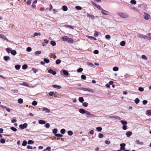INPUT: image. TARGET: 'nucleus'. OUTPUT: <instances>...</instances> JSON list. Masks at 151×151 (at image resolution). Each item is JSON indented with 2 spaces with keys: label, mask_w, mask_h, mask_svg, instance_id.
<instances>
[{
  "label": "nucleus",
  "mask_w": 151,
  "mask_h": 151,
  "mask_svg": "<svg viewBox=\"0 0 151 151\" xmlns=\"http://www.w3.org/2000/svg\"><path fill=\"white\" fill-rule=\"evenodd\" d=\"M48 72L49 73L52 74L54 75H55L56 74V72L52 69L49 70L48 71Z\"/></svg>",
  "instance_id": "9b49d317"
},
{
  "label": "nucleus",
  "mask_w": 151,
  "mask_h": 151,
  "mask_svg": "<svg viewBox=\"0 0 151 151\" xmlns=\"http://www.w3.org/2000/svg\"><path fill=\"white\" fill-rule=\"evenodd\" d=\"M62 72H63V74H64L65 75L68 76L69 75V74L68 72L65 70H61L60 71V73Z\"/></svg>",
  "instance_id": "1a4fd4ad"
},
{
  "label": "nucleus",
  "mask_w": 151,
  "mask_h": 151,
  "mask_svg": "<svg viewBox=\"0 0 151 151\" xmlns=\"http://www.w3.org/2000/svg\"><path fill=\"white\" fill-rule=\"evenodd\" d=\"M42 110L47 113H49L50 112V111L49 109L45 107L43 108Z\"/></svg>",
  "instance_id": "4468645a"
},
{
  "label": "nucleus",
  "mask_w": 151,
  "mask_h": 151,
  "mask_svg": "<svg viewBox=\"0 0 151 151\" xmlns=\"http://www.w3.org/2000/svg\"><path fill=\"white\" fill-rule=\"evenodd\" d=\"M83 106L86 107L88 106V103L86 102H84L82 104Z\"/></svg>",
  "instance_id": "58836bf2"
},
{
  "label": "nucleus",
  "mask_w": 151,
  "mask_h": 151,
  "mask_svg": "<svg viewBox=\"0 0 151 151\" xmlns=\"http://www.w3.org/2000/svg\"><path fill=\"white\" fill-rule=\"evenodd\" d=\"M79 101L80 102L82 103L84 101V100L82 97H80L79 98Z\"/></svg>",
  "instance_id": "c85d7f7f"
},
{
  "label": "nucleus",
  "mask_w": 151,
  "mask_h": 151,
  "mask_svg": "<svg viewBox=\"0 0 151 151\" xmlns=\"http://www.w3.org/2000/svg\"><path fill=\"white\" fill-rule=\"evenodd\" d=\"M125 43L124 41H122L120 43V45L122 46H124L125 45Z\"/></svg>",
  "instance_id": "c756f323"
},
{
  "label": "nucleus",
  "mask_w": 151,
  "mask_h": 151,
  "mask_svg": "<svg viewBox=\"0 0 151 151\" xmlns=\"http://www.w3.org/2000/svg\"><path fill=\"white\" fill-rule=\"evenodd\" d=\"M130 3L133 4H135L136 3V1L134 0H131Z\"/></svg>",
  "instance_id": "4c0bfd02"
},
{
  "label": "nucleus",
  "mask_w": 151,
  "mask_h": 151,
  "mask_svg": "<svg viewBox=\"0 0 151 151\" xmlns=\"http://www.w3.org/2000/svg\"><path fill=\"white\" fill-rule=\"evenodd\" d=\"M27 142L26 140L23 141V143L22 144V145L23 146H25L27 145Z\"/></svg>",
  "instance_id": "79ce46f5"
},
{
  "label": "nucleus",
  "mask_w": 151,
  "mask_h": 151,
  "mask_svg": "<svg viewBox=\"0 0 151 151\" xmlns=\"http://www.w3.org/2000/svg\"><path fill=\"white\" fill-rule=\"evenodd\" d=\"M41 34L40 33L35 32L33 35L32 36L33 37H35L37 36H41Z\"/></svg>",
  "instance_id": "6ab92c4d"
},
{
  "label": "nucleus",
  "mask_w": 151,
  "mask_h": 151,
  "mask_svg": "<svg viewBox=\"0 0 151 151\" xmlns=\"http://www.w3.org/2000/svg\"><path fill=\"white\" fill-rule=\"evenodd\" d=\"M136 142L137 144L142 145L144 144V143L142 142H140L139 140H137L136 141Z\"/></svg>",
  "instance_id": "4be33fe9"
},
{
  "label": "nucleus",
  "mask_w": 151,
  "mask_h": 151,
  "mask_svg": "<svg viewBox=\"0 0 151 151\" xmlns=\"http://www.w3.org/2000/svg\"><path fill=\"white\" fill-rule=\"evenodd\" d=\"M131 9H133L134 11L136 12H139V10L138 9L135 7H133Z\"/></svg>",
  "instance_id": "e433bc0d"
},
{
  "label": "nucleus",
  "mask_w": 151,
  "mask_h": 151,
  "mask_svg": "<svg viewBox=\"0 0 151 151\" xmlns=\"http://www.w3.org/2000/svg\"><path fill=\"white\" fill-rule=\"evenodd\" d=\"M70 40L68 39V40L67 41L68 42L70 43H72L73 42V40L72 39L70 38Z\"/></svg>",
  "instance_id": "a19ab883"
},
{
  "label": "nucleus",
  "mask_w": 151,
  "mask_h": 151,
  "mask_svg": "<svg viewBox=\"0 0 151 151\" xmlns=\"http://www.w3.org/2000/svg\"><path fill=\"white\" fill-rule=\"evenodd\" d=\"M83 70V69L81 68H80L78 69L77 71L78 72H82Z\"/></svg>",
  "instance_id": "680f3d73"
},
{
  "label": "nucleus",
  "mask_w": 151,
  "mask_h": 151,
  "mask_svg": "<svg viewBox=\"0 0 151 151\" xmlns=\"http://www.w3.org/2000/svg\"><path fill=\"white\" fill-rule=\"evenodd\" d=\"M41 53V52L40 51H37L35 52V54H36V55L37 56L40 54Z\"/></svg>",
  "instance_id": "a18cd8bd"
},
{
  "label": "nucleus",
  "mask_w": 151,
  "mask_h": 151,
  "mask_svg": "<svg viewBox=\"0 0 151 151\" xmlns=\"http://www.w3.org/2000/svg\"><path fill=\"white\" fill-rule=\"evenodd\" d=\"M147 114L151 115V110H148L147 111Z\"/></svg>",
  "instance_id": "2f4dec72"
},
{
  "label": "nucleus",
  "mask_w": 151,
  "mask_h": 151,
  "mask_svg": "<svg viewBox=\"0 0 151 151\" xmlns=\"http://www.w3.org/2000/svg\"><path fill=\"white\" fill-rule=\"evenodd\" d=\"M98 32L96 31H94V35L95 37H97L98 36Z\"/></svg>",
  "instance_id": "ea45409f"
},
{
  "label": "nucleus",
  "mask_w": 151,
  "mask_h": 151,
  "mask_svg": "<svg viewBox=\"0 0 151 151\" xmlns=\"http://www.w3.org/2000/svg\"><path fill=\"white\" fill-rule=\"evenodd\" d=\"M62 9L63 11H66L68 10V8L66 6L64 5L62 6Z\"/></svg>",
  "instance_id": "aec40b11"
},
{
  "label": "nucleus",
  "mask_w": 151,
  "mask_h": 151,
  "mask_svg": "<svg viewBox=\"0 0 151 151\" xmlns=\"http://www.w3.org/2000/svg\"><path fill=\"white\" fill-rule=\"evenodd\" d=\"M18 102L19 103L21 104L23 102V100L22 99L20 98L18 99Z\"/></svg>",
  "instance_id": "bb28decb"
},
{
  "label": "nucleus",
  "mask_w": 151,
  "mask_h": 151,
  "mask_svg": "<svg viewBox=\"0 0 151 151\" xmlns=\"http://www.w3.org/2000/svg\"><path fill=\"white\" fill-rule=\"evenodd\" d=\"M1 38L3 39L4 40H6L7 41H9V40L7 39V38L5 36H4V35H2V36H1Z\"/></svg>",
  "instance_id": "412c9836"
},
{
  "label": "nucleus",
  "mask_w": 151,
  "mask_h": 151,
  "mask_svg": "<svg viewBox=\"0 0 151 151\" xmlns=\"http://www.w3.org/2000/svg\"><path fill=\"white\" fill-rule=\"evenodd\" d=\"M11 129L14 132H16L17 131V129L14 127H11Z\"/></svg>",
  "instance_id": "e2e57ef3"
},
{
  "label": "nucleus",
  "mask_w": 151,
  "mask_h": 151,
  "mask_svg": "<svg viewBox=\"0 0 151 151\" xmlns=\"http://www.w3.org/2000/svg\"><path fill=\"white\" fill-rule=\"evenodd\" d=\"M65 27H68L69 28H71L72 29H73V26H71V25H65Z\"/></svg>",
  "instance_id": "72a5a7b5"
},
{
  "label": "nucleus",
  "mask_w": 151,
  "mask_h": 151,
  "mask_svg": "<svg viewBox=\"0 0 151 151\" xmlns=\"http://www.w3.org/2000/svg\"><path fill=\"white\" fill-rule=\"evenodd\" d=\"M44 41L45 42H43L42 44V45L43 46H45L46 44H47L49 42V41L48 40H45Z\"/></svg>",
  "instance_id": "b1692460"
},
{
  "label": "nucleus",
  "mask_w": 151,
  "mask_h": 151,
  "mask_svg": "<svg viewBox=\"0 0 151 151\" xmlns=\"http://www.w3.org/2000/svg\"><path fill=\"white\" fill-rule=\"evenodd\" d=\"M27 125H28L27 123H25L23 124H20L19 125V127L21 129H24L25 128L27 127Z\"/></svg>",
  "instance_id": "423d86ee"
},
{
  "label": "nucleus",
  "mask_w": 151,
  "mask_h": 151,
  "mask_svg": "<svg viewBox=\"0 0 151 151\" xmlns=\"http://www.w3.org/2000/svg\"><path fill=\"white\" fill-rule=\"evenodd\" d=\"M11 53L13 55H15L16 53V52L15 50H12Z\"/></svg>",
  "instance_id": "7c9ffc66"
},
{
  "label": "nucleus",
  "mask_w": 151,
  "mask_h": 151,
  "mask_svg": "<svg viewBox=\"0 0 151 151\" xmlns=\"http://www.w3.org/2000/svg\"><path fill=\"white\" fill-rule=\"evenodd\" d=\"M96 129L98 131L100 132L102 130V128L100 127H97L96 128Z\"/></svg>",
  "instance_id": "c03bdc74"
},
{
  "label": "nucleus",
  "mask_w": 151,
  "mask_h": 151,
  "mask_svg": "<svg viewBox=\"0 0 151 151\" xmlns=\"http://www.w3.org/2000/svg\"><path fill=\"white\" fill-rule=\"evenodd\" d=\"M121 122L122 124L124 125H126L127 124V122L125 121L121 120Z\"/></svg>",
  "instance_id": "393cba45"
},
{
  "label": "nucleus",
  "mask_w": 151,
  "mask_h": 151,
  "mask_svg": "<svg viewBox=\"0 0 151 151\" xmlns=\"http://www.w3.org/2000/svg\"><path fill=\"white\" fill-rule=\"evenodd\" d=\"M126 146V145L125 143H122L120 145L121 147L120 149L121 150H124L125 149V147Z\"/></svg>",
  "instance_id": "0eeeda50"
},
{
  "label": "nucleus",
  "mask_w": 151,
  "mask_h": 151,
  "mask_svg": "<svg viewBox=\"0 0 151 151\" xmlns=\"http://www.w3.org/2000/svg\"><path fill=\"white\" fill-rule=\"evenodd\" d=\"M86 115H87L86 117L87 118H91L92 117H95L96 116H95L91 114L90 112L88 111H86Z\"/></svg>",
  "instance_id": "39448f33"
},
{
  "label": "nucleus",
  "mask_w": 151,
  "mask_h": 151,
  "mask_svg": "<svg viewBox=\"0 0 151 151\" xmlns=\"http://www.w3.org/2000/svg\"><path fill=\"white\" fill-rule=\"evenodd\" d=\"M116 13L117 15L122 18H128L129 17V14L126 13H124L122 12H116Z\"/></svg>",
  "instance_id": "f257e3e1"
},
{
  "label": "nucleus",
  "mask_w": 151,
  "mask_h": 151,
  "mask_svg": "<svg viewBox=\"0 0 151 151\" xmlns=\"http://www.w3.org/2000/svg\"><path fill=\"white\" fill-rule=\"evenodd\" d=\"M132 134V132L130 131L127 132L126 133V135L128 137H129Z\"/></svg>",
  "instance_id": "a211bd4d"
},
{
  "label": "nucleus",
  "mask_w": 151,
  "mask_h": 151,
  "mask_svg": "<svg viewBox=\"0 0 151 151\" xmlns=\"http://www.w3.org/2000/svg\"><path fill=\"white\" fill-rule=\"evenodd\" d=\"M143 17L145 20H148L150 18V16L148 13L144 12L143 15Z\"/></svg>",
  "instance_id": "20e7f679"
},
{
  "label": "nucleus",
  "mask_w": 151,
  "mask_h": 151,
  "mask_svg": "<svg viewBox=\"0 0 151 151\" xmlns=\"http://www.w3.org/2000/svg\"><path fill=\"white\" fill-rule=\"evenodd\" d=\"M50 44L51 45L53 46H55L56 45V42L54 41H50Z\"/></svg>",
  "instance_id": "5701e85b"
},
{
  "label": "nucleus",
  "mask_w": 151,
  "mask_h": 151,
  "mask_svg": "<svg viewBox=\"0 0 151 151\" xmlns=\"http://www.w3.org/2000/svg\"><path fill=\"white\" fill-rule=\"evenodd\" d=\"M52 86L53 88H57V89H60L61 88V86L56 85H53Z\"/></svg>",
  "instance_id": "dca6fc26"
},
{
  "label": "nucleus",
  "mask_w": 151,
  "mask_h": 151,
  "mask_svg": "<svg viewBox=\"0 0 151 151\" xmlns=\"http://www.w3.org/2000/svg\"><path fill=\"white\" fill-rule=\"evenodd\" d=\"M68 135L70 136H71L73 134V132L71 131H69L68 132Z\"/></svg>",
  "instance_id": "c9c22d12"
},
{
  "label": "nucleus",
  "mask_w": 151,
  "mask_h": 151,
  "mask_svg": "<svg viewBox=\"0 0 151 151\" xmlns=\"http://www.w3.org/2000/svg\"><path fill=\"white\" fill-rule=\"evenodd\" d=\"M87 65L90 66L91 67L94 66V65L93 63H91L90 62H87Z\"/></svg>",
  "instance_id": "a878e982"
},
{
  "label": "nucleus",
  "mask_w": 151,
  "mask_h": 151,
  "mask_svg": "<svg viewBox=\"0 0 151 151\" xmlns=\"http://www.w3.org/2000/svg\"><path fill=\"white\" fill-rule=\"evenodd\" d=\"M61 62V60L59 59H58L56 61V63L58 64H60Z\"/></svg>",
  "instance_id": "13d9d810"
},
{
  "label": "nucleus",
  "mask_w": 151,
  "mask_h": 151,
  "mask_svg": "<svg viewBox=\"0 0 151 151\" xmlns=\"http://www.w3.org/2000/svg\"><path fill=\"white\" fill-rule=\"evenodd\" d=\"M137 37L141 39H143L144 40H151V37H148L144 35L139 34L137 35Z\"/></svg>",
  "instance_id": "f03ea898"
},
{
  "label": "nucleus",
  "mask_w": 151,
  "mask_h": 151,
  "mask_svg": "<svg viewBox=\"0 0 151 151\" xmlns=\"http://www.w3.org/2000/svg\"><path fill=\"white\" fill-rule=\"evenodd\" d=\"M5 142V140L4 139H1L0 140V142L2 143H4Z\"/></svg>",
  "instance_id": "4d7b16f0"
},
{
  "label": "nucleus",
  "mask_w": 151,
  "mask_h": 151,
  "mask_svg": "<svg viewBox=\"0 0 151 151\" xmlns=\"http://www.w3.org/2000/svg\"><path fill=\"white\" fill-rule=\"evenodd\" d=\"M87 36V37L88 38H91V39H93L95 40H96V38H95L94 37H93L90 36Z\"/></svg>",
  "instance_id": "6e6d98bb"
},
{
  "label": "nucleus",
  "mask_w": 151,
  "mask_h": 151,
  "mask_svg": "<svg viewBox=\"0 0 151 151\" xmlns=\"http://www.w3.org/2000/svg\"><path fill=\"white\" fill-rule=\"evenodd\" d=\"M75 8L77 10H81L82 9V7L79 6H76Z\"/></svg>",
  "instance_id": "3c124183"
},
{
  "label": "nucleus",
  "mask_w": 151,
  "mask_h": 151,
  "mask_svg": "<svg viewBox=\"0 0 151 151\" xmlns=\"http://www.w3.org/2000/svg\"><path fill=\"white\" fill-rule=\"evenodd\" d=\"M38 122L39 124H44L46 123V122L45 121L42 120H39Z\"/></svg>",
  "instance_id": "2eb2a0df"
},
{
  "label": "nucleus",
  "mask_w": 151,
  "mask_h": 151,
  "mask_svg": "<svg viewBox=\"0 0 151 151\" xmlns=\"http://www.w3.org/2000/svg\"><path fill=\"white\" fill-rule=\"evenodd\" d=\"M50 127V124L48 123H46L45 125V127L47 128H49Z\"/></svg>",
  "instance_id": "774afa93"
},
{
  "label": "nucleus",
  "mask_w": 151,
  "mask_h": 151,
  "mask_svg": "<svg viewBox=\"0 0 151 151\" xmlns=\"http://www.w3.org/2000/svg\"><path fill=\"white\" fill-rule=\"evenodd\" d=\"M4 58L6 61H7L8 60L10 59L9 57H4Z\"/></svg>",
  "instance_id": "338daca9"
},
{
  "label": "nucleus",
  "mask_w": 151,
  "mask_h": 151,
  "mask_svg": "<svg viewBox=\"0 0 151 151\" xmlns=\"http://www.w3.org/2000/svg\"><path fill=\"white\" fill-rule=\"evenodd\" d=\"M26 50L27 52H29L32 50V48L30 47H28L27 48Z\"/></svg>",
  "instance_id": "37998d69"
},
{
  "label": "nucleus",
  "mask_w": 151,
  "mask_h": 151,
  "mask_svg": "<svg viewBox=\"0 0 151 151\" xmlns=\"http://www.w3.org/2000/svg\"><path fill=\"white\" fill-rule=\"evenodd\" d=\"M65 129H62L60 130L61 133L62 134H64L65 133Z\"/></svg>",
  "instance_id": "49530a36"
},
{
  "label": "nucleus",
  "mask_w": 151,
  "mask_h": 151,
  "mask_svg": "<svg viewBox=\"0 0 151 151\" xmlns=\"http://www.w3.org/2000/svg\"><path fill=\"white\" fill-rule=\"evenodd\" d=\"M37 103L36 101H34L32 103V105L34 106H36L37 105Z\"/></svg>",
  "instance_id": "864d4df0"
},
{
  "label": "nucleus",
  "mask_w": 151,
  "mask_h": 151,
  "mask_svg": "<svg viewBox=\"0 0 151 151\" xmlns=\"http://www.w3.org/2000/svg\"><path fill=\"white\" fill-rule=\"evenodd\" d=\"M32 0H27V4L28 5H30L31 4V1Z\"/></svg>",
  "instance_id": "603ef678"
},
{
  "label": "nucleus",
  "mask_w": 151,
  "mask_h": 151,
  "mask_svg": "<svg viewBox=\"0 0 151 151\" xmlns=\"http://www.w3.org/2000/svg\"><path fill=\"white\" fill-rule=\"evenodd\" d=\"M139 100L138 98H136L135 100V102L136 104H137L139 102Z\"/></svg>",
  "instance_id": "8fccbe9b"
},
{
  "label": "nucleus",
  "mask_w": 151,
  "mask_h": 151,
  "mask_svg": "<svg viewBox=\"0 0 151 151\" xmlns=\"http://www.w3.org/2000/svg\"><path fill=\"white\" fill-rule=\"evenodd\" d=\"M96 7L99 10H101V11H104L106 12H108L106 10H104L99 5H97L96 6Z\"/></svg>",
  "instance_id": "9d476101"
},
{
  "label": "nucleus",
  "mask_w": 151,
  "mask_h": 151,
  "mask_svg": "<svg viewBox=\"0 0 151 151\" xmlns=\"http://www.w3.org/2000/svg\"><path fill=\"white\" fill-rule=\"evenodd\" d=\"M21 85H23L26 86H29V85L26 82H23V83H20L19 84Z\"/></svg>",
  "instance_id": "f3484780"
},
{
  "label": "nucleus",
  "mask_w": 151,
  "mask_h": 151,
  "mask_svg": "<svg viewBox=\"0 0 151 151\" xmlns=\"http://www.w3.org/2000/svg\"><path fill=\"white\" fill-rule=\"evenodd\" d=\"M81 78L85 80V79H86V77L85 75H82L81 76Z\"/></svg>",
  "instance_id": "69168bd1"
},
{
  "label": "nucleus",
  "mask_w": 151,
  "mask_h": 151,
  "mask_svg": "<svg viewBox=\"0 0 151 151\" xmlns=\"http://www.w3.org/2000/svg\"><path fill=\"white\" fill-rule=\"evenodd\" d=\"M87 16L88 17H90L92 19H95L93 15H91L88 13H87Z\"/></svg>",
  "instance_id": "ddd939ff"
},
{
  "label": "nucleus",
  "mask_w": 151,
  "mask_h": 151,
  "mask_svg": "<svg viewBox=\"0 0 151 151\" xmlns=\"http://www.w3.org/2000/svg\"><path fill=\"white\" fill-rule=\"evenodd\" d=\"M27 67L28 66L27 65L24 64L22 66V68L23 69H26L27 68Z\"/></svg>",
  "instance_id": "f704fd0d"
},
{
  "label": "nucleus",
  "mask_w": 151,
  "mask_h": 151,
  "mask_svg": "<svg viewBox=\"0 0 151 151\" xmlns=\"http://www.w3.org/2000/svg\"><path fill=\"white\" fill-rule=\"evenodd\" d=\"M55 135L56 137H62L63 136V135L61 134H55Z\"/></svg>",
  "instance_id": "5fc2aeb1"
},
{
  "label": "nucleus",
  "mask_w": 151,
  "mask_h": 151,
  "mask_svg": "<svg viewBox=\"0 0 151 151\" xmlns=\"http://www.w3.org/2000/svg\"><path fill=\"white\" fill-rule=\"evenodd\" d=\"M32 70L35 73H36V72L38 71L37 69L34 68H32Z\"/></svg>",
  "instance_id": "0e129e2a"
},
{
  "label": "nucleus",
  "mask_w": 151,
  "mask_h": 151,
  "mask_svg": "<svg viewBox=\"0 0 151 151\" xmlns=\"http://www.w3.org/2000/svg\"><path fill=\"white\" fill-rule=\"evenodd\" d=\"M34 143V142L32 140H29L28 141V144H32Z\"/></svg>",
  "instance_id": "09e8293b"
},
{
  "label": "nucleus",
  "mask_w": 151,
  "mask_h": 151,
  "mask_svg": "<svg viewBox=\"0 0 151 151\" xmlns=\"http://www.w3.org/2000/svg\"><path fill=\"white\" fill-rule=\"evenodd\" d=\"M57 129H54L53 130V133L55 134H57L56 133L57 132Z\"/></svg>",
  "instance_id": "de8ad7c7"
},
{
  "label": "nucleus",
  "mask_w": 151,
  "mask_h": 151,
  "mask_svg": "<svg viewBox=\"0 0 151 151\" xmlns=\"http://www.w3.org/2000/svg\"><path fill=\"white\" fill-rule=\"evenodd\" d=\"M6 50L7 52L9 53L11 52L12 51L9 48H7L6 49Z\"/></svg>",
  "instance_id": "bf43d9fd"
},
{
  "label": "nucleus",
  "mask_w": 151,
  "mask_h": 151,
  "mask_svg": "<svg viewBox=\"0 0 151 151\" xmlns=\"http://www.w3.org/2000/svg\"><path fill=\"white\" fill-rule=\"evenodd\" d=\"M20 67L21 66L19 65H16L15 66V68L17 70H19L20 68Z\"/></svg>",
  "instance_id": "cd10ccee"
},
{
  "label": "nucleus",
  "mask_w": 151,
  "mask_h": 151,
  "mask_svg": "<svg viewBox=\"0 0 151 151\" xmlns=\"http://www.w3.org/2000/svg\"><path fill=\"white\" fill-rule=\"evenodd\" d=\"M44 60L45 62L47 63H48L49 62V60L46 58H45Z\"/></svg>",
  "instance_id": "052dcab7"
},
{
  "label": "nucleus",
  "mask_w": 151,
  "mask_h": 151,
  "mask_svg": "<svg viewBox=\"0 0 151 151\" xmlns=\"http://www.w3.org/2000/svg\"><path fill=\"white\" fill-rule=\"evenodd\" d=\"M79 89L85 91H88L92 93H93L94 92V91L93 89L89 88H79Z\"/></svg>",
  "instance_id": "7ed1b4c3"
},
{
  "label": "nucleus",
  "mask_w": 151,
  "mask_h": 151,
  "mask_svg": "<svg viewBox=\"0 0 151 151\" xmlns=\"http://www.w3.org/2000/svg\"><path fill=\"white\" fill-rule=\"evenodd\" d=\"M118 70V68L117 67H114L113 68V70L114 71H117Z\"/></svg>",
  "instance_id": "473e14b6"
},
{
  "label": "nucleus",
  "mask_w": 151,
  "mask_h": 151,
  "mask_svg": "<svg viewBox=\"0 0 151 151\" xmlns=\"http://www.w3.org/2000/svg\"><path fill=\"white\" fill-rule=\"evenodd\" d=\"M110 118L111 119H119V120H120L121 119L119 118V117L118 116H111L110 117Z\"/></svg>",
  "instance_id": "6e6552de"
},
{
  "label": "nucleus",
  "mask_w": 151,
  "mask_h": 151,
  "mask_svg": "<svg viewBox=\"0 0 151 151\" xmlns=\"http://www.w3.org/2000/svg\"><path fill=\"white\" fill-rule=\"evenodd\" d=\"M79 112L81 114L86 113V111L83 109H79Z\"/></svg>",
  "instance_id": "f8f14e48"
}]
</instances>
